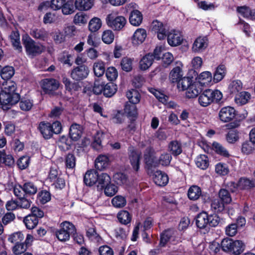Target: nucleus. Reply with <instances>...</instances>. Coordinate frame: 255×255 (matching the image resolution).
<instances>
[{
    "label": "nucleus",
    "mask_w": 255,
    "mask_h": 255,
    "mask_svg": "<svg viewBox=\"0 0 255 255\" xmlns=\"http://www.w3.org/2000/svg\"><path fill=\"white\" fill-rule=\"evenodd\" d=\"M16 85L13 81L7 83V87L1 93V99L3 105H14L20 100V95L15 93Z\"/></svg>",
    "instance_id": "nucleus-1"
},
{
    "label": "nucleus",
    "mask_w": 255,
    "mask_h": 255,
    "mask_svg": "<svg viewBox=\"0 0 255 255\" xmlns=\"http://www.w3.org/2000/svg\"><path fill=\"white\" fill-rule=\"evenodd\" d=\"M222 97V93L219 90L207 89L199 95L198 102L202 107H206L214 102L219 103Z\"/></svg>",
    "instance_id": "nucleus-2"
},
{
    "label": "nucleus",
    "mask_w": 255,
    "mask_h": 255,
    "mask_svg": "<svg viewBox=\"0 0 255 255\" xmlns=\"http://www.w3.org/2000/svg\"><path fill=\"white\" fill-rule=\"evenodd\" d=\"M76 233L75 226L69 222L65 221L61 223L60 229L55 232L57 238L61 242H66L70 239V235Z\"/></svg>",
    "instance_id": "nucleus-3"
},
{
    "label": "nucleus",
    "mask_w": 255,
    "mask_h": 255,
    "mask_svg": "<svg viewBox=\"0 0 255 255\" xmlns=\"http://www.w3.org/2000/svg\"><path fill=\"white\" fill-rule=\"evenodd\" d=\"M23 44L27 55L30 58H34L40 54L43 51V46L36 43L29 37L23 40Z\"/></svg>",
    "instance_id": "nucleus-4"
},
{
    "label": "nucleus",
    "mask_w": 255,
    "mask_h": 255,
    "mask_svg": "<svg viewBox=\"0 0 255 255\" xmlns=\"http://www.w3.org/2000/svg\"><path fill=\"white\" fill-rule=\"evenodd\" d=\"M59 82L55 79L47 78L41 81V88L43 92L50 96L55 94V92L59 87Z\"/></svg>",
    "instance_id": "nucleus-5"
},
{
    "label": "nucleus",
    "mask_w": 255,
    "mask_h": 255,
    "mask_svg": "<svg viewBox=\"0 0 255 255\" xmlns=\"http://www.w3.org/2000/svg\"><path fill=\"white\" fill-rule=\"evenodd\" d=\"M229 185L234 186V189H232V192H235L238 189L240 190H248L255 187V179L250 180L246 177H241L237 183L231 182Z\"/></svg>",
    "instance_id": "nucleus-6"
},
{
    "label": "nucleus",
    "mask_w": 255,
    "mask_h": 255,
    "mask_svg": "<svg viewBox=\"0 0 255 255\" xmlns=\"http://www.w3.org/2000/svg\"><path fill=\"white\" fill-rule=\"evenodd\" d=\"M237 116V111L230 106L222 108L219 112V118L223 123H228L234 119Z\"/></svg>",
    "instance_id": "nucleus-7"
},
{
    "label": "nucleus",
    "mask_w": 255,
    "mask_h": 255,
    "mask_svg": "<svg viewBox=\"0 0 255 255\" xmlns=\"http://www.w3.org/2000/svg\"><path fill=\"white\" fill-rule=\"evenodd\" d=\"M89 73L88 67L81 65L73 69L71 72V78L76 81H80L87 78Z\"/></svg>",
    "instance_id": "nucleus-8"
},
{
    "label": "nucleus",
    "mask_w": 255,
    "mask_h": 255,
    "mask_svg": "<svg viewBox=\"0 0 255 255\" xmlns=\"http://www.w3.org/2000/svg\"><path fill=\"white\" fill-rule=\"evenodd\" d=\"M128 157L129 162L133 169L137 171L139 168L141 157V152L135 150L133 147H129L128 148Z\"/></svg>",
    "instance_id": "nucleus-9"
},
{
    "label": "nucleus",
    "mask_w": 255,
    "mask_h": 255,
    "mask_svg": "<svg viewBox=\"0 0 255 255\" xmlns=\"http://www.w3.org/2000/svg\"><path fill=\"white\" fill-rule=\"evenodd\" d=\"M18 189L21 188L20 190L24 195L31 196L36 193L37 191V187L36 185L32 182H27L24 183L23 185H15L13 189Z\"/></svg>",
    "instance_id": "nucleus-10"
},
{
    "label": "nucleus",
    "mask_w": 255,
    "mask_h": 255,
    "mask_svg": "<svg viewBox=\"0 0 255 255\" xmlns=\"http://www.w3.org/2000/svg\"><path fill=\"white\" fill-rule=\"evenodd\" d=\"M208 46V39L207 37H198L194 41L192 50L193 52L200 53L203 52Z\"/></svg>",
    "instance_id": "nucleus-11"
},
{
    "label": "nucleus",
    "mask_w": 255,
    "mask_h": 255,
    "mask_svg": "<svg viewBox=\"0 0 255 255\" xmlns=\"http://www.w3.org/2000/svg\"><path fill=\"white\" fill-rule=\"evenodd\" d=\"M126 19L122 16H119L114 19H111L109 16L107 19V23L109 26L115 30H120L125 25Z\"/></svg>",
    "instance_id": "nucleus-12"
},
{
    "label": "nucleus",
    "mask_w": 255,
    "mask_h": 255,
    "mask_svg": "<svg viewBox=\"0 0 255 255\" xmlns=\"http://www.w3.org/2000/svg\"><path fill=\"white\" fill-rule=\"evenodd\" d=\"M182 40L183 38L179 31L171 30L167 35V41L171 46L179 45L181 44Z\"/></svg>",
    "instance_id": "nucleus-13"
},
{
    "label": "nucleus",
    "mask_w": 255,
    "mask_h": 255,
    "mask_svg": "<svg viewBox=\"0 0 255 255\" xmlns=\"http://www.w3.org/2000/svg\"><path fill=\"white\" fill-rule=\"evenodd\" d=\"M21 188L13 189V193L16 196L19 201H18V207L23 209H28L30 207L31 201L27 198V196L24 195L20 190Z\"/></svg>",
    "instance_id": "nucleus-14"
},
{
    "label": "nucleus",
    "mask_w": 255,
    "mask_h": 255,
    "mask_svg": "<svg viewBox=\"0 0 255 255\" xmlns=\"http://www.w3.org/2000/svg\"><path fill=\"white\" fill-rule=\"evenodd\" d=\"M153 179L154 182L159 186H165L169 180L167 175L160 170H157L154 173Z\"/></svg>",
    "instance_id": "nucleus-15"
},
{
    "label": "nucleus",
    "mask_w": 255,
    "mask_h": 255,
    "mask_svg": "<svg viewBox=\"0 0 255 255\" xmlns=\"http://www.w3.org/2000/svg\"><path fill=\"white\" fill-rule=\"evenodd\" d=\"M152 31L157 33L159 40L164 39L166 36L165 29L162 22L156 20L152 22Z\"/></svg>",
    "instance_id": "nucleus-16"
},
{
    "label": "nucleus",
    "mask_w": 255,
    "mask_h": 255,
    "mask_svg": "<svg viewBox=\"0 0 255 255\" xmlns=\"http://www.w3.org/2000/svg\"><path fill=\"white\" fill-rule=\"evenodd\" d=\"M98 173L95 170H90L86 172L84 177L85 184L91 186L96 183L98 179Z\"/></svg>",
    "instance_id": "nucleus-17"
},
{
    "label": "nucleus",
    "mask_w": 255,
    "mask_h": 255,
    "mask_svg": "<svg viewBox=\"0 0 255 255\" xmlns=\"http://www.w3.org/2000/svg\"><path fill=\"white\" fill-rule=\"evenodd\" d=\"M82 134V127L80 125L74 124L71 126L69 134L72 140L75 141L78 140L81 138Z\"/></svg>",
    "instance_id": "nucleus-18"
},
{
    "label": "nucleus",
    "mask_w": 255,
    "mask_h": 255,
    "mask_svg": "<svg viewBox=\"0 0 255 255\" xmlns=\"http://www.w3.org/2000/svg\"><path fill=\"white\" fill-rule=\"evenodd\" d=\"M38 129L45 139H49L53 135L51 124L48 122H40L39 124Z\"/></svg>",
    "instance_id": "nucleus-19"
},
{
    "label": "nucleus",
    "mask_w": 255,
    "mask_h": 255,
    "mask_svg": "<svg viewBox=\"0 0 255 255\" xmlns=\"http://www.w3.org/2000/svg\"><path fill=\"white\" fill-rule=\"evenodd\" d=\"M9 38L14 49L18 52L22 51V46L20 41V35L17 31H12L9 35Z\"/></svg>",
    "instance_id": "nucleus-20"
},
{
    "label": "nucleus",
    "mask_w": 255,
    "mask_h": 255,
    "mask_svg": "<svg viewBox=\"0 0 255 255\" xmlns=\"http://www.w3.org/2000/svg\"><path fill=\"white\" fill-rule=\"evenodd\" d=\"M201 92L200 84L198 83H193L186 90V96L188 98H194L196 97Z\"/></svg>",
    "instance_id": "nucleus-21"
},
{
    "label": "nucleus",
    "mask_w": 255,
    "mask_h": 255,
    "mask_svg": "<svg viewBox=\"0 0 255 255\" xmlns=\"http://www.w3.org/2000/svg\"><path fill=\"white\" fill-rule=\"evenodd\" d=\"M146 30L142 28L137 29L134 33L132 41L134 44H139L142 43L146 37Z\"/></svg>",
    "instance_id": "nucleus-22"
},
{
    "label": "nucleus",
    "mask_w": 255,
    "mask_h": 255,
    "mask_svg": "<svg viewBox=\"0 0 255 255\" xmlns=\"http://www.w3.org/2000/svg\"><path fill=\"white\" fill-rule=\"evenodd\" d=\"M208 215L205 212L199 214L196 219L197 226L200 229H204L208 226Z\"/></svg>",
    "instance_id": "nucleus-23"
},
{
    "label": "nucleus",
    "mask_w": 255,
    "mask_h": 255,
    "mask_svg": "<svg viewBox=\"0 0 255 255\" xmlns=\"http://www.w3.org/2000/svg\"><path fill=\"white\" fill-rule=\"evenodd\" d=\"M30 34L34 38L41 40H45L48 36V33L43 28H34L31 29Z\"/></svg>",
    "instance_id": "nucleus-24"
},
{
    "label": "nucleus",
    "mask_w": 255,
    "mask_h": 255,
    "mask_svg": "<svg viewBox=\"0 0 255 255\" xmlns=\"http://www.w3.org/2000/svg\"><path fill=\"white\" fill-rule=\"evenodd\" d=\"M174 234V230L172 229H168L163 231L160 235L159 246L162 247H165L168 241H171Z\"/></svg>",
    "instance_id": "nucleus-25"
},
{
    "label": "nucleus",
    "mask_w": 255,
    "mask_h": 255,
    "mask_svg": "<svg viewBox=\"0 0 255 255\" xmlns=\"http://www.w3.org/2000/svg\"><path fill=\"white\" fill-rule=\"evenodd\" d=\"M142 14L138 10H132L129 17L130 24L134 26L139 25L142 21Z\"/></svg>",
    "instance_id": "nucleus-26"
},
{
    "label": "nucleus",
    "mask_w": 255,
    "mask_h": 255,
    "mask_svg": "<svg viewBox=\"0 0 255 255\" xmlns=\"http://www.w3.org/2000/svg\"><path fill=\"white\" fill-rule=\"evenodd\" d=\"M111 182L110 176L107 173H102L101 174H98V179L96 183L99 189L102 190L104 189L109 183Z\"/></svg>",
    "instance_id": "nucleus-27"
},
{
    "label": "nucleus",
    "mask_w": 255,
    "mask_h": 255,
    "mask_svg": "<svg viewBox=\"0 0 255 255\" xmlns=\"http://www.w3.org/2000/svg\"><path fill=\"white\" fill-rule=\"evenodd\" d=\"M153 60L152 54L148 53L146 54L139 61L140 68L143 70H147L152 65Z\"/></svg>",
    "instance_id": "nucleus-28"
},
{
    "label": "nucleus",
    "mask_w": 255,
    "mask_h": 255,
    "mask_svg": "<svg viewBox=\"0 0 255 255\" xmlns=\"http://www.w3.org/2000/svg\"><path fill=\"white\" fill-rule=\"evenodd\" d=\"M172 159V156L170 154L164 152L161 154L156 162L153 161L152 167H156L158 164L162 166H168L169 165Z\"/></svg>",
    "instance_id": "nucleus-29"
},
{
    "label": "nucleus",
    "mask_w": 255,
    "mask_h": 255,
    "mask_svg": "<svg viewBox=\"0 0 255 255\" xmlns=\"http://www.w3.org/2000/svg\"><path fill=\"white\" fill-rule=\"evenodd\" d=\"M168 150L174 156L180 154L182 152L181 143L177 140L171 141L168 144Z\"/></svg>",
    "instance_id": "nucleus-30"
},
{
    "label": "nucleus",
    "mask_w": 255,
    "mask_h": 255,
    "mask_svg": "<svg viewBox=\"0 0 255 255\" xmlns=\"http://www.w3.org/2000/svg\"><path fill=\"white\" fill-rule=\"evenodd\" d=\"M109 158L105 155H100L95 160V167L99 170L106 168L109 164Z\"/></svg>",
    "instance_id": "nucleus-31"
},
{
    "label": "nucleus",
    "mask_w": 255,
    "mask_h": 255,
    "mask_svg": "<svg viewBox=\"0 0 255 255\" xmlns=\"http://www.w3.org/2000/svg\"><path fill=\"white\" fill-rule=\"evenodd\" d=\"M251 98V95L247 92H242L236 94L235 98L236 103L239 106H242L247 104Z\"/></svg>",
    "instance_id": "nucleus-32"
},
{
    "label": "nucleus",
    "mask_w": 255,
    "mask_h": 255,
    "mask_svg": "<svg viewBox=\"0 0 255 255\" xmlns=\"http://www.w3.org/2000/svg\"><path fill=\"white\" fill-rule=\"evenodd\" d=\"M202 194L201 188L197 185H192L188 191V197L191 200H197Z\"/></svg>",
    "instance_id": "nucleus-33"
},
{
    "label": "nucleus",
    "mask_w": 255,
    "mask_h": 255,
    "mask_svg": "<svg viewBox=\"0 0 255 255\" xmlns=\"http://www.w3.org/2000/svg\"><path fill=\"white\" fill-rule=\"evenodd\" d=\"M237 11L244 17L255 20V10H252L249 7L245 5L238 7Z\"/></svg>",
    "instance_id": "nucleus-34"
},
{
    "label": "nucleus",
    "mask_w": 255,
    "mask_h": 255,
    "mask_svg": "<svg viewBox=\"0 0 255 255\" xmlns=\"http://www.w3.org/2000/svg\"><path fill=\"white\" fill-rule=\"evenodd\" d=\"M0 162L8 167H12L14 164V160L11 154H6L4 150H0Z\"/></svg>",
    "instance_id": "nucleus-35"
},
{
    "label": "nucleus",
    "mask_w": 255,
    "mask_h": 255,
    "mask_svg": "<svg viewBox=\"0 0 255 255\" xmlns=\"http://www.w3.org/2000/svg\"><path fill=\"white\" fill-rule=\"evenodd\" d=\"M23 222L27 229L32 230L36 227L39 221L37 218L29 214L24 218Z\"/></svg>",
    "instance_id": "nucleus-36"
},
{
    "label": "nucleus",
    "mask_w": 255,
    "mask_h": 255,
    "mask_svg": "<svg viewBox=\"0 0 255 255\" xmlns=\"http://www.w3.org/2000/svg\"><path fill=\"white\" fill-rule=\"evenodd\" d=\"M226 73V68L224 65H220L218 66L214 74V81L218 83L221 81L225 77Z\"/></svg>",
    "instance_id": "nucleus-37"
},
{
    "label": "nucleus",
    "mask_w": 255,
    "mask_h": 255,
    "mask_svg": "<svg viewBox=\"0 0 255 255\" xmlns=\"http://www.w3.org/2000/svg\"><path fill=\"white\" fill-rule=\"evenodd\" d=\"M182 77V70L179 66L174 67L169 74V79L172 83H177Z\"/></svg>",
    "instance_id": "nucleus-38"
},
{
    "label": "nucleus",
    "mask_w": 255,
    "mask_h": 255,
    "mask_svg": "<svg viewBox=\"0 0 255 255\" xmlns=\"http://www.w3.org/2000/svg\"><path fill=\"white\" fill-rule=\"evenodd\" d=\"M192 83V79L189 77H182L177 82V88L180 91H185L188 89Z\"/></svg>",
    "instance_id": "nucleus-39"
},
{
    "label": "nucleus",
    "mask_w": 255,
    "mask_h": 255,
    "mask_svg": "<svg viewBox=\"0 0 255 255\" xmlns=\"http://www.w3.org/2000/svg\"><path fill=\"white\" fill-rule=\"evenodd\" d=\"M75 7L80 10H87L92 6V0H76Z\"/></svg>",
    "instance_id": "nucleus-40"
},
{
    "label": "nucleus",
    "mask_w": 255,
    "mask_h": 255,
    "mask_svg": "<svg viewBox=\"0 0 255 255\" xmlns=\"http://www.w3.org/2000/svg\"><path fill=\"white\" fill-rule=\"evenodd\" d=\"M127 97L129 102L136 104L139 103L140 99V95L139 92L136 90H131L127 93Z\"/></svg>",
    "instance_id": "nucleus-41"
},
{
    "label": "nucleus",
    "mask_w": 255,
    "mask_h": 255,
    "mask_svg": "<svg viewBox=\"0 0 255 255\" xmlns=\"http://www.w3.org/2000/svg\"><path fill=\"white\" fill-rule=\"evenodd\" d=\"M255 150V143L251 140H246L242 144V152L245 154L252 153Z\"/></svg>",
    "instance_id": "nucleus-42"
},
{
    "label": "nucleus",
    "mask_w": 255,
    "mask_h": 255,
    "mask_svg": "<svg viewBox=\"0 0 255 255\" xmlns=\"http://www.w3.org/2000/svg\"><path fill=\"white\" fill-rule=\"evenodd\" d=\"M93 70L95 75L97 77L103 75L105 72V67L104 62L98 61L93 64Z\"/></svg>",
    "instance_id": "nucleus-43"
},
{
    "label": "nucleus",
    "mask_w": 255,
    "mask_h": 255,
    "mask_svg": "<svg viewBox=\"0 0 255 255\" xmlns=\"http://www.w3.org/2000/svg\"><path fill=\"white\" fill-rule=\"evenodd\" d=\"M117 91V85L112 82L105 85L104 95L107 97H111Z\"/></svg>",
    "instance_id": "nucleus-44"
},
{
    "label": "nucleus",
    "mask_w": 255,
    "mask_h": 255,
    "mask_svg": "<svg viewBox=\"0 0 255 255\" xmlns=\"http://www.w3.org/2000/svg\"><path fill=\"white\" fill-rule=\"evenodd\" d=\"M197 166L201 169H206L209 166L208 157L205 155H200L196 159Z\"/></svg>",
    "instance_id": "nucleus-45"
},
{
    "label": "nucleus",
    "mask_w": 255,
    "mask_h": 255,
    "mask_svg": "<svg viewBox=\"0 0 255 255\" xmlns=\"http://www.w3.org/2000/svg\"><path fill=\"white\" fill-rule=\"evenodd\" d=\"M89 17L86 13L80 11L75 15L73 21L75 24L80 25L86 23Z\"/></svg>",
    "instance_id": "nucleus-46"
},
{
    "label": "nucleus",
    "mask_w": 255,
    "mask_h": 255,
    "mask_svg": "<svg viewBox=\"0 0 255 255\" xmlns=\"http://www.w3.org/2000/svg\"><path fill=\"white\" fill-rule=\"evenodd\" d=\"M212 146L213 149L218 154L225 157L229 156L230 154L228 151L221 144L217 142H214L212 144Z\"/></svg>",
    "instance_id": "nucleus-47"
},
{
    "label": "nucleus",
    "mask_w": 255,
    "mask_h": 255,
    "mask_svg": "<svg viewBox=\"0 0 255 255\" xmlns=\"http://www.w3.org/2000/svg\"><path fill=\"white\" fill-rule=\"evenodd\" d=\"M242 89V83L240 80H234L230 83L228 90L231 94H235Z\"/></svg>",
    "instance_id": "nucleus-48"
},
{
    "label": "nucleus",
    "mask_w": 255,
    "mask_h": 255,
    "mask_svg": "<svg viewBox=\"0 0 255 255\" xmlns=\"http://www.w3.org/2000/svg\"><path fill=\"white\" fill-rule=\"evenodd\" d=\"M14 74V70L11 66H5L3 67L0 73V76L2 79L4 80L10 79Z\"/></svg>",
    "instance_id": "nucleus-49"
},
{
    "label": "nucleus",
    "mask_w": 255,
    "mask_h": 255,
    "mask_svg": "<svg viewBox=\"0 0 255 255\" xmlns=\"http://www.w3.org/2000/svg\"><path fill=\"white\" fill-rule=\"evenodd\" d=\"M225 204L220 199H215L211 203V210L214 212H221L224 210Z\"/></svg>",
    "instance_id": "nucleus-50"
},
{
    "label": "nucleus",
    "mask_w": 255,
    "mask_h": 255,
    "mask_svg": "<svg viewBox=\"0 0 255 255\" xmlns=\"http://www.w3.org/2000/svg\"><path fill=\"white\" fill-rule=\"evenodd\" d=\"M62 82L65 85L66 90L68 91H71L73 90L77 91L80 88L78 83L71 82L69 78L66 77H63Z\"/></svg>",
    "instance_id": "nucleus-51"
},
{
    "label": "nucleus",
    "mask_w": 255,
    "mask_h": 255,
    "mask_svg": "<svg viewBox=\"0 0 255 255\" xmlns=\"http://www.w3.org/2000/svg\"><path fill=\"white\" fill-rule=\"evenodd\" d=\"M125 112L128 117H136L137 115V112L135 104L130 102L127 103L125 107Z\"/></svg>",
    "instance_id": "nucleus-52"
},
{
    "label": "nucleus",
    "mask_w": 255,
    "mask_h": 255,
    "mask_svg": "<svg viewBox=\"0 0 255 255\" xmlns=\"http://www.w3.org/2000/svg\"><path fill=\"white\" fill-rule=\"evenodd\" d=\"M154 149L151 146L147 147L145 151L144 156L145 163L149 167H152L153 160L151 157Z\"/></svg>",
    "instance_id": "nucleus-53"
},
{
    "label": "nucleus",
    "mask_w": 255,
    "mask_h": 255,
    "mask_svg": "<svg viewBox=\"0 0 255 255\" xmlns=\"http://www.w3.org/2000/svg\"><path fill=\"white\" fill-rule=\"evenodd\" d=\"M118 219L122 224L127 225L130 222L131 216L128 211L123 210L118 213Z\"/></svg>",
    "instance_id": "nucleus-54"
},
{
    "label": "nucleus",
    "mask_w": 255,
    "mask_h": 255,
    "mask_svg": "<svg viewBox=\"0 0 255 255\" xmlns=\"http://www.w3.org/2000/svg\"><path fill=\"white\" fill-rule=\"evenodd\" d=\"M102 26V21L99 18L94 17L92 18L89 23V29L91 32H96Z\"/></svg>",
    "instance_id": "nucleus-55"
},
{
    "label": "nucleus",
    "mask_w": 255,
    "mask_h": 255,
    "mask_svg": "<svg viewBox=\"0 0 255 255\" xmlns=\"http://www.w3.org/2000/svg\"><path fill=\"white\" fill-rule=\"evenodd\" d=\"M71 140V139H68L65 136H61L59 142V147L63 150H69L72 144Z\"/></svg>",
    "instance_id": "nucleus-56"
},
{
    "label": "nucleus",
    "mask_w": 255,
    "mask_h": 255,
    "mask_svg": "<svg viewBox=\"0 0 255 255\" xmlns=\"http://www.w3.org/2000/svg\"><path fill=\"white\" fill-rule=\"evenodd\" d=\"M219 199L225 204H229L232 201V198L229 191L225 189H221L219 192Z\"/></svg>",
    "instance_id": "nucleus-57"
},
{
    "label": "nucleus",
    "mask_w": 255,
    "mask_h": 255,
    "mask_svg": "<svg viewBox=\"0 0 255 255\" xmlns=\"http://www.w3.org/2000/svg\"><path fill=\"white\" fill-rule=\"evenodd\" d=\"M112 203L115 207L120 208L126 205L127 201L124 197L117 195L113 198Z\"/></svg>",
    "instance_id": "nucleus-58"
},
{
    "label": "nucleus",
    "mask_w": 255,
    "mask_h": 255,
    "mask_svg": "<svg viewBox=\"0 0 255 255\" xmlns=\"http://www.w3.org/2000/svg\"><path fill=\"white\" fill-rule=\"evenodd\" d=\"M232 253L236 255L241 254L244 250V243L239 240L234 241Z\"/></svg>",
    "instance_id": "nucleus-59"
},
{
    "label": "nucleus",
    "mask_w": 255,
    "mask_h": 255,
    "mask_svg": "<svg viewBox=\"0 0 255 255\" xmlns=\"http://www.w3.org/2000/svg\"><path fill=\"white\" fill-rule=\"evenodd\" d=\"M24 239L23 235L20 232L14 233L9 236L8 241L15 245L21 243Z\"/></svg>",
    "instance_id": "nucleus-60"
},
{
    "label": "nucleus",
    "mask_w": 255,
    "mask_h": 255,
    "mask_svg": "<svg viewBox=\"0 0 255 255\" xmlns=\"http://www.w3.org/2000/svg\"><path fill=\"white\" fill-rule=\"evenodd\" d=\"M63 14L68 15L73 13L74 12V7L72 1L66 0L64 2L63 6L61 8Z\"/></svg>",
    "instance_id": "nucleus-61"
},
{
    "label": "nucleus",
    "mask_w": 255,
    "mask_h": 255,
    "mask_svg": "<svg viewBox=\"0 0 255 255\" xmlns=\"http://www.w3.org/2000/svg\"><path fill=\"white\" fill-rule=\"evenodd\" d=\"M118 191V187L111 182L104 188V193L107 196L112 197Z\"/></svg>",
    "instance_id": "nucleus-62"
},
{
    "label": "nucleus",
    "mask_w": 255,
    "mask_h": 255,
    "mask_svg": "<svg viewBox=\"0 0 255 255\" xmlns=\"http://www.w3.org/2000/svg\"><path fill=\"white\" fill-rule=\"evenodd\" d=\"M115 38V35L112 32V31L110 30H107L103 32L102 39L103 41L106 44H111L112 43Z\"/></svg>",
    "instance_id": "nucleus-63"
},
{
    "label": "nucleus",
    "mask_w": 255,
    "mask_h": 255,
    "mask_svg": "<svg viewBox=\"0 0 255 255\" xmlns=\"http://www.w3.org/2000/svg\"><path fill=\"white\" fill-rule=\"evenodd\" d=\"M199 82L201 84H207L212 80V74L209 71L201 73L198 77Z\"/></svg>",
    "instance_id": "nucleus-64"
}]
</instances>
